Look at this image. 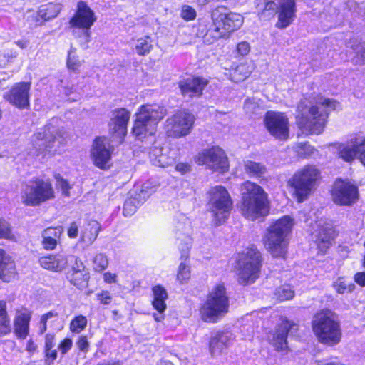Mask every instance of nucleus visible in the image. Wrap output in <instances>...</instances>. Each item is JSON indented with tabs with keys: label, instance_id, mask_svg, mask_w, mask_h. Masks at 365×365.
Returning <instances> with one entry per match:
<instances>
[{
	"label": "nucleus",
	"instance_id": "obj_1",
	"mask_svg": "<svg viewBox=\"0 0 365 365\" xmlns=\"http://www.w3.org/2000/svg\"><path fill=\"white\" fill-rule=\"evenodd\" d=\"M339 103L329 98H320L314 105L301 102L297 106L296 123L298 127L309 134H321L326 125L329 112L336 110Z\"/></svg>",
	"mask_w": 365,
	"mask_h": 365
},
{
	"label": "nucleus",
	"instance_id": "obj_2",
	"mask_svg": "<svg viewBox=\"0 0 365 365\" xmlns=\"http://www.w3.org/2000/svg\"><path fill=\"white\" fill-rule=\"evenodd\" d=\"M240 194V210L244 217L254 221L269 214L268 195L261 186L247 180L242 184Z\"/></svg>",
	"mask_w": 365,
	"mask_h": 365
},
{
	"label": "nucleus",
	"instance_id": "obj_3",
	"mask_svg": "<svg viewBox=\"0 0 365 365\" xmlns=\"http://www.w3.org/2000/svg\"><path fill=\"white\" fill-rule=\"evenodd\" d=\"M293 219L284 215L272 222L264 236V245L274 257L284 258L287 252V236L293 226Z\"/></svg>",
	"mask_w": 365,
	"mask_h": 365
},
{
	"label": "nucleus",
	"instance_id": "obj_4",
	"mask_svg": "<svg viewBox=\"0 0 365 365\" xmlns=\"http://www.w3.org/2000/svg\"><path fill=\"white\" fill-rule=\"evenodd\" d=\"M313 332L322 344L334 346L341 338L340 322L336 314L329 309L317 312L312 322Z\"/></svg>",
	"mask_w": 365,
	"mask_h": 365
},
{
	"label": "nucleus",
	"instance_id": "obj_5",
	"mask_svg": "<svg viewBox=\"0 0 365 365\" xmlns=\"http://www.w3.org/2000/svg\"><path fill=\"white\" fill-rule=\"evenodd\" d=\"M229 309V299L223 284L215 285L207 295L200 308L201 319L208 323H215L223 317Z\"/></svg>",
	"mask_w": 365,
	"mask_h": 365
},
{
	"label": "nucleus",
	"instance_id": "obj_6",
	"mask_svg": "<svg viewBox=\"0 0 365 365\" xmlns=\"http://www.w3.org/2000/svg\"><path fill=\"white\" fill-rule=\"evenodd\" d=\"M166 110L157 104L142 105L136 113L133 133L139 140L148 135H153L156 125L165 117Z\"/></svg>",
	"mask_w": 365,
	"mask_h": 365
},
{
	"label": "nucleus",
	"instance_id": "obj_7",
	"mask_svg": "<svg viewBox=\"0 0 365 365\" xmlns=\"http://www.w3.org/2000/svg\"><path fill=\"white\" fill-rule=\"evenodd\" d=\"M262 261L261 253L256 247H247L239 253L237 268L240 284H252L259 278Z\"/></svg>",
	"mask_w": 365,
	"mask_h": 365
},
{
	"label": "nucleus",
	"instance_id": "obj_8",
	"mask_svg": "<svg viewBox=\"0 0 365 365\" xmlns=\"http://www.w3.org/2000/svg\"><path fill=\"white\" fill-rule=\"evenodd\" d=\"M55 197V191L51 182L39 178H33L23 185L21 190V202L26 206H39Z\"/></svg>",
	"mask_w": 365,
	"mask_h": 365
},
{
	"label": "nucleus",
	"instance_id": "obj_9",
	"mask_svg": "<svg viewBox=\"0 0 365 365\" xmlns=\"http://www.w3.org/2000/svg\"><path fill=\"white\" fill-rule=\"evenodd\" d=\"M319 171L314 166L307 165L298 170L288 180L287 185L293 190V194L299 202L307 200L314 190Z\"/></svg>",
	"mask_w": 365,
	"mask_h": 365
},
{
	"label": "nucleus",
	"instance_id": "obj_10",
	"mask_svg": "<svg viewBox=\"0 0 365 365\" xmlns=\"http://www.w3.org/2000/svg\"><path fill=\"white\" fill-rule=\"evenodd\" d=\"M61 124V120L57 118L50 120L35 134V138L38 141L37 145L48 152H55L60 148L68 138L66 130Z\"/></svg>",
	"mask_w": 365,
	"mask_h": 365
},
{
	"label": "nucleus",
	"instance_id": "obj_11",
	"mask_svg": "<svg viewBox=\"0 0 365 365\" xmlns=\"http://www.w3.org/2000/svg\"><path fill=\"white\" fill-rule=\"evenodd\" d=\"M210 195L213 223L215 226H218L227 219L232 202L228 192L221 185L212 187L210 190Z\"/></svg>",
	"mask_w": 365,
	"mask_h": 365
},
{
	"label": "nucleus",
	"instance_id": "obj_12",
	"mask_svg": "<svg viewBox=\"0 0 365 365\" xmlns=\"http://www.w3.org/2000/svg\"><path fill=\"white\" fill-rule=\"evenodd\" d=\"M195 162L220 173H225L229 168L228 159L225 151L217 146L203 150L195 157Z\"/></svg>",
	"mask_w": 365,
	"mask_h": 365
},
{
	"label": "nucleus",
	"instance_id": "obj_13",
	"mask_svg": "<svg viewBox=\"0 0 365 365\" xmlns=\"http://www.w3.org/2000/svg\"><path fill=\"white\" fill-rule=\"evenodd\" d=\"M195 121L192 114L185 111H179L168 118L165 121V130L168 136L180 138L188 135Z\"/></svg>",
	"mask_w": 365,
	"mask_h": 365
},
{
	"label": "nucleus",
	"instance_id": "obj_14",
	"mask_svg": "<svg viewBox=\"0 0 365 365\" xmlns=\"http://www.w3.org/2000/svg\"><path fill=\"white\" fill-rule=\"evenodd\" d=\"M331 197L333 202L338 205L351 206L359 199V190L349 181L337 180L334 184Z\"/></svg>",
	"mask_w": 365,
	"mask_h": 365
},
{
	"label": "nucleus",
	"instance_id": "obj_15",
	"mask_svg": "<svg viewBox=\"0 0 365 365\" xmlns=\"http://www.w3.org/2000/svg\"><path fill=\"white\" fill-rule=\"evenodd\" d=\"M264 123L267 130L272 136L280 140L288 139L289 123L284 114L268 111L264 116Z\"/></svg>",
	"mask_w": 365,
	"mask_h": 365
},
{
	"label": "nucleus",
	"instance_id": "obj_16",
	"mask_svg": "<svg viewBox=\"0 0 365 365\" xmlns=\"http://www.w3.org/2000/svg\"><path fill=\"white\" fill-rule=\"evenodd\" d=\"M212 19L214 24L225 30L227 36L243 23V17L240 14L230 11L223 6H218L212 11Z\"/></svg>",
	"mask_w": 365,
	"mask_h": 365
},
{
	"label": "nucleus",
	"instance_id": "obj_17",
	"mask_svg": "<svg viewBox=\"0 0 365 365\" xmlns=\"http://www.w3.org/2000/svg\"><path fill=\"white\" fill-rule=\"evenodd\" d=\"M297 330V326L296 324L287 319H283L275 329L269 333L268 340L275 350L278 351H284L287 348L288 334Z\"/></svg>",
	"mask_w": 365,
	"mask_h": 365
},
{
	"label": "nucleus",
	"instance_id": "obj_18",
	"mask_svg": "<svg viewBox=\"0 0 365 365\" xmlns=\"http://www.w3.org/2000/svg\"><path fill=\"white\" fill-rule=\"evenodd\" d=\"M96 21L93 11L83 1L78 3L76 14L70 20L72 27L82 29L85 36L89 37V29Z\"/></svg>",
	"mask_w": 365,
	"mask_h": 365
},
{
	"label": "nucleus",
	"instance_id": "obj_19",
	"mask_svg": "<svg viewBox=\"0 0 365 365\" xmlns=\"http://www.w3.org/2000/svg\"><path fill=\"white\" fill-rule=\"evenodd\" d=\"M30 87V83H18L4 97L13 106L21 109L26 108L29 106Z\"/></svg>",
	"mask_w": 365,
	"mask_h": 365
},
{
	"label": "nucleus",
	"instance_id": "obj_20",
	"mask_svg": "<svg viewBox=\"0 0 365 365\" xmlns=\"http://www.w3.org/2000/svg\"><path fill=\"white\" fill-rule=\"evenodd\" d=\"M73 260H76V256L73 255L58 253L40 257L39 263L46 269L61 272L68 267L69 262Z\"/></svg>",
	"mask_w": 365,
	"mask_h": 365
},
{
	"label": "nucleus",
	"instance_id": "obj_21",
	"mask_svg": "<svg viewBox=\"0 0 365 365\" xmlns=\"http://www.w3.org/2000/svg\"><path fill=\"white\" fill-rule=\"evenodd\" d=\"M91 157L96 166L105 168L111 157V147L106 138H97L93 145Z\"/></svg>",
	"mask_w": 365,
	"mask_h": 365
},
{
	"label": "nucleus",
	"instance_id": "obj_22",
	"mask_svg": "<svg viewBox=\"0 0 365 365\" xmlns=\"http://www.w3.org/2000/svg\"><path fill=\"white\" fill-rule=\"evenodd\" d=\"M365 147V136L357 135L338 148L339 158L346 163H351Z\"/></svg>",
	"mask_w": 365,
	"mask_h": 365
},
{
	"label": "nucleus",
	"instance_id": "obj_23",
	"mask_svg": "<svg viewBox=\"0 0 365 365\" xmlns=\"http://www.w3.org/2000/svg\"><path fill=\"white\" fill-rule=\"evenodd\" d=\"M130 116V112L125 108H118L113 110L108 125L110 133L123 138L127 133V125Z\"/></svg>",
	"mask_w": 365,
	"mask_h": 365
},
{
	"label": "nucleus",
	"instance_id": "obj_24",
	"mask_svg": "<svg viewBox=\"0 0 365 365\" xmlns=\"http://www.w3.org/2000/svg\"><path fill=\"white\" fill-rule=\"evenodd\" d=\"M296 11L295 0H280L276 27L281 29L288 27L294 20Z\"/></svg>",
	"mask_w": 365,
	"mask_h": 365
},
{
	"label": "nucleus",
	"instance_id": "obj_25",
	"mask_svg": "<svg viewBox=\"0 0 365 365\" xmlns=\"http://www.w3.org/2000/svg\"><path fill=\"white\" fill-rule=\"evenodd\" d=\"M234 340L233 334L229 331H219L214 333L211 336L209 343L210 354L212 356L220 354L223 350L233 344Z\"/></svg>",
	"mask_w": 365,
	"mask_h": 365
},
{
	"label": "nucleus",
	"instance_id": "obj_26",
	"mask_svg": "<svg viewBox=\"0 0 365 365\" xmlns=\"http://www.w3.org/2000/svg\"><path fill=\"white\" fill-rule=\"evenodd\" d=\"M207 81L202 78H188L179 81L178 86L185 98L200 96Z\"/></svg>",
	"mask_w": 365,
	"mask_h": 365
},
{
	"label": "nucleus",
	"instance_id": "obj_27",
	"mask_svg": "<svg viewBox=\"0 0 365 365\" xmlns=\"http://www.w3.org/2000/svg\"><path fill=\"white\" fill-rule=\"evenodd\" d=\"M153 301L152 305L158 313L154 314L153 317L155 321L161 322L164 319V312L166 309L165 300L168 299L166 289L161 285H155L152 288Z\"/></svg>",
	"mask_w": 365,
	"mask_h": 365
},
{
	"label": "nucleus",
	"instance_id": "obj_28",
	"mask_svg": "<svg viewBox=\"0 0 365 365\" xmlns=\"http://www.w3.org/2000/svg\"><path fill=\"white\" fill-rule=\"evenodd\" d=\"M178 240L180 241L179 245L180 249L185 252L182 254V257L187 258V252L192 245V238L189 235H187L185 237L184 240L180 239L179 237ZM186 260L187 259L179 265L177 279L180 283L186 282L190 277V266L186 263Z\"/></svg>",
	"mask_w": 365,
	"mask_h": 365
},
{
	"label": "nucleus",
	"instance_id": "obj_29",
	"mask_svg": "<svg viewBox=\"0 0 365 365\" xmlns=\"http://www.w3.org/2000/svg\"><path fill=\"white\" fill-rule=\"evenodd\" d=\"M16 274L14 260L4 250L0 249V279L4 282H10Z\"/></svg>",
	"mask_w": 365,
	"mask_h": 365
},
{
	"label": "nucleus",
	"instance_id": "obj_30",
	"mask_svg": "<svg viewBox=\"0 0 365 365\" xmlns=\"http://www.w3.org/2000/svg\"><path fill=\"white\" fill-rule=\"evenodd\" d=\"M63 232L61 226L56 227H48L41 234L42 245L46 250H53L60 242V238Z\"/></svg>",
	"mask_w": 365,
	"mask_h": 365
},
{
	"label": "nucleus",
	"instance_id": "obj_31",
	"mask_svg": "<svg viewBox=\"0 0 365 365\" xmlns=\"http://www.w3.org/2000/svg\"><path fill=\"white\" fill-rule=\"evenodd\" d=\"M101 226L98 222L96 220H90L83 226L81 232V240L89 245L92 244L97 238Z\"/></svg>",
	"mask_w": 365,
	"mask_h": 365
},
{
	"label": "nucleus",
	"instance_id": "obj_32",
	"mask_svg": "<svg viewBox=\"0 0 365 365\" xmlns=\"http://www.w3.org/2000/svg\"><path fill=\"white\" fill-rule=\"evenodd\" d=\"M31 317L27 313L18 314L14 320V333L19 339H25L29 334Z\"/></svg>",
	"mask_w": 365,
	"mask_h": 365
},
{
	"label": "nucleus",
	"instance_id": "obj_33",
	"mask_svg": "<svg viewBox=\"0 0 365 365\" xmlns=\"http://www.w3.org/2000/svg\"><path fill=\"white\" fill-rule=\"evenodd\" d=\"M243 167L245 172L250 176L261 177L267 171L265 165L250 160H244Z\"/></svg>",
	"mask_w": 365,
	"mask_h": 365
},
{
	"label": "nucleus",
	"instance_id": "obj_34",
	"mask_svg": "<svg viewBox=\"0 0 365 365\" xmlns=\"http://www.w3.org/2000/svg\"><path fill=\"white\" fill-rule=\"evenodd\" d=\"M62 6L60 4L49 3L40 7L38 15L45 21H48L57 16Z\"/></svg>",
	"mask_w": 365,
	"mask_h": 365
},
{
	"label": "nucleus",
	"instance_id": "obj_35",
	"mask_svg": "<svg viewBox=\"0 0 365 365\" xmlns=\"http://www.w3.org/2000/svg\"><path fill=\"white\" fill-rule=\"evenodd\" d=\"M153 48V40L149 36H144L138 38L135 43L134 50L135 53L140 56H147Z\"/></svg>",
	"mask_w": 365,
	"mask_h": 365
},
{
	"label": "nucleus",
	"instance_id": "obj_36",
	"mask_svg": "<svg viewBox=\"0 0 365 365\" xmlns=\"http://www.w3.org/2000/svg\"><path fill=\"white\" fill-rule=\"evenodd\" d=\"M226 37H227V35L225 34V30L218 26V25L213 24V28H210L203 36V41L205 43L210 45L218 39Z\"/></svg>",
	"mask_w": 365,
	"mask_h": 365
},
{
	"label": "nucleus",
	"instance_id": "obj_37",
	"mask_svg": "<svg viewBox=\"0 0 365 365\" xmlns=\"http://www.w3.org/2000/svg\"><path fill=\"white\" fill-rule=\"evenodd\" d=\"M250 73V67L247 64L241 63L231 72L230 76L232 81L239 83L245 80Z\"/></svg>",
	"mask_w": 365,
	"mask_h": 365
},
{
	"label": "nucleus",
	"instance_id": "obj_38",
	"mask_svg": "<svg viewBox=\"0 0 365 365\" xmlns=\"http://www.w3.org/2000/svg\"><path fill=\"white\" fill-rule=\"evenodd\" d=\"M68 278L70 282L78 288L84 287L87 285L89 274L86 270L74 273H68Z\"/></svg>",
	"mask_w": 365,
	"mask_h": 365
},
{
	"label": "nucleus",
	"instance_id": "obj_39",
	"mask_svg": "<svg viewBox=\"0 0 365 365\" xmlns=\"http://www.w3.org/2000/svg\"><path fill=\"white\" fill-rule=\"evenodd\" d=\"M10 320L6 311V303L0 301V335H6L11 331Z\"/></svg>",
	"mask_w": 365,
	"mask_h": 365
},
{
	"label": "nucleus",
	"instance_id": "obj_40",
	"mask_svg": "<svg viewBox=\"0 0 365 365\" xmlns=\"http://www.w3.org/2000/svg\"><path fill=\"white\" fill-rule=\"evenodd\" d=\"M87 323L88 320L85 316L78 315L71 320L69 326L70 331L79 334L86 327Z\"/></svg>",
	"mask_w": 365,
	"mask_h": 365
},
{
	"label": "nucleus",
	"instance_id": "obj_41",
	"mask_svg": "<svg viewBox=\"0 0 365 365\" xmlns=\"http://www.w3.org/2000/svg\"><path fill=\"white\" fill-rule=\"evenodd\" d=\"M274 295L279 301L289 300L294 296V292L289 284L280 286L276 289Z\"/></svg>",
	"mask_w": 365,
	"mask_h": 365
},
{
	"label": "nucleus",
	"instance_id": "obj_42",
	"mask_svg": "<svg viewBox=\"0 0 365 365\" xmlns=\"http://www.w3.org/2000/svg\"><path fill=\"white\" fill-rule=\"evenodd\" d=\"M276 3L274 1L268 0L262 9L259 11L258 16L261 19H269L274 16L276 12Z\"/></svg>",
	"mask_w": 365,
	"mask_h": 365
},
{
	"label": "nucleus",
	"instance_id": "obj_43",
	"mask_svg": "<svg viewBox=\"0 0 365 365\" xmlns=\"http://www.w3.org/2000/svg\"><path fill=\"white\" fill-rule=\"evenodd\" d=\"M350 48L356 53V57L353 58V62L356 65H362L365 63V47L361 44L350 46Z\"/></svg>",
	"mask_w": 365,
	"mask_h": 365
},
{
	"label": "nucleus",
	"instance_id": "obj_44",
	"mask_svg": "<svg viewBox=\"0 0 365 365\" xmlns=\"http://www.w3.org/2000/svg\"><path fill=\"white\" fill-rule=\"evenodd\" d=\"M140 205V202L135 198H129L126 200L124 203L123 210L124 216L128 217L133 215Z\"/></svg>",
	"mask_w": 365,
	"mask_h": 365
},
{
	"label": "nucleus",
	"instance_id": "obj_45",
	"mask_svg": "<svg viewBox=\"0 0 365 365\" xmlns=\"http://www.w3.org/2000/svg\"><path fill=\"white\" fill-rule=\"evenodd\" d=\"M93 262V269L99 272L104 270L108 265V261L107 257L101 253L97 254L94 257Z\"/></svg>",
	"mask_w": 365,
	"mask_h": 365
},
{
	"label": "nucleus",
	"instance_id": "obj_46",
	"mask_svg": "<svg viewBox=\"0 0 365 365\" xmlns=\"http://www.w3.org/2000/svg\"><path fill=\"white\" fill-rule=\"evenodd\" d=\"M0 238L7 240L14 239L11 225L7 221L1 218H0Z\"/></svg>",
	"mask_w": 365,
	"mask_h": 365
},
{
	"label": "nucleus",
	"instance_id": "obj_47",
	"mask_svg": "<svg viewBox=\"0 0 365 365\" xmlns=\"http://www.w3.org/2000/svg\"><path fill=\"white\" fill-rule=\"evenodd\" d=\"M55 179L56 180V187L60 189L62 194L66 197L70 196V190L71 188L68 182L63 179L60 174L55 175Z\"/></svg>",
	"mask_w": 365,
	"mask_h": 365
},
{
	"label": "nucleus",
	"instance_id": "obj_48",
	"mask_svg": "<svg viewBox=\"0 0 365 365\" xmlns=\"http://www.w3.org/2000/svg\"><path fill=\"white\" fill-rule=\"evenodd\" d=\"M81 65V61L76 55V48L71 47L68 55L67 66L68 68L76 70Z\"/></svg>",
	"mask_w": 365,
	"mask_h": 365
},
{
	"label": "nucleus",
	"instance_id": "obj_49",
	"mask_svg": "<svg viewBox=\"0 0 365 365\" xmlns=\"http://www.w3.org/2000/svg\"><path fill=\"white\" fill-rule=\"evenodd\" d=\"M295 152L302 158H306L313 153L314 148L308 143H301L294 147Z\"/></svg>",
	"mask_w": 365,
	"mask_h": 365
},
{
	"label": "nucleus",
	"instance_id": "obj_50",
	"mask_svg": "<svg viewBox=\"0 0 365 365\" xmlns=\"http://www.w3.org/2000/svg\"><path fill=\"white\" fill-rule=\"evenodd\" d=\"M174 162L175 158L173 156H170L168 153H164L163 155H160L159 158L153 161V164L156 166L165 168L171 165Z\"/></svg>",
	"mask_w": 365,
	"mask_h": 365
},
{
	"label": "nucleus",
	"instance_id": "obj_51",
	"mask_svg": "<svg viewBox=\"0 0 365 365\" xmlns=\"http://www.w3.org/2000/svg\"><path fill=\"white\" fill-rule=\"evenodd\" d=\"M334 287L339 294H344L346 292H351L354 285L352 284H347L343 279H338L334 283Z\"/></svg>",
	"mask_w": 365,
	"mask_h": 365
},
{
	"label": "nucleus",
	"instance_id": "obj_52",
	"mask_svg": "<svg viewBox=\"0 0 365 365\" xmlns=\"http://www.w3.org/2000/svg\"><path fill=\"white\" fill-rule=\"evenodd\" d=\"M181 17L185 21H192L196 18L197 13L194 8L189 5H183L182 6Z\"/></svg>",
	"mask_w": 365,
	"mask_h": 365
},
{
	"label": "nucleus",
	"instance_id": "obj_53",
	"mask_svg": "<svg viewBox=\"0 0 365 365\" xmlns=\"http://www.w3.org/2000/svg\"><path fill=\"white\" fill-rule=\"evenodd\" d=\"M76 345L82 352L87 353L89 350L90 343L87 336L85 335H81L78 336V340L76 342Z\"/></svg>",
	"mask_w": 365,
	"mask_h": 365
},
{
	"label": "nucleus",
	"instance_id": "obj_54",
	"mask_svg": "<svg viewBox=\"0 0 365 365\" xmlns=\"http://www.w3.org/2000/svg\"><path fill=\"white\" fill-rule=\"evenodd\" d=\"M96 298L101 304L108 305L111 303L112 297L108 291H102L96 294Z\"/></svg>",
	"mask_w": 365,
	"mask_h": 365
},
{
	"label": "nucleus",
	"instance_id": "obj_55",
	"mask_svg": "<svg viewBox=\"0 0 365 365\" xmlns=\"http://www.w3.org/2000/svg\"><path fill=\"white\" fill-rule=\"evenodd\" d=\"M73 341L70 338H65L58 346V349L60 350L61 353L64 355L66 354L72 347Z\"/></svg>",
	"mask_w": 365,
	"mask_h": 365
},
{
	"label": "nucleus",
	"instance_id": "obj_56",
	"mask_svg": "<svg viewBox=\"0 0 365 365\" xmlns=\"http://www.w3.org/2000/svg\"><path fill=\"white\" fill-rule=\"evenodd\" d=\"M68 267H71V271L70 273H74L85 270V266L81 259L76 256V260L69 262Z\"/></svg>",
	"mask_w": 365,
	"mask_h": 365
},
{
	"label": "nucleus",
	"instance_id": "obj_57",
	"mask_svg": "<svg viewBox=\"0 0 365 365\" xmlns=\"http://www.w3.org/2000/svg\"><path fill=\"white\" fill-rule=\"evenodd\" d=\"M46 361L53 362L57 358V350L54 348H44Z\"/></svg>",
	"mask_w": 365,
	"mask_h": 365
},
{
	"label": "nucleus",
	"instance_id": "obj_58",
	"mask_svg": "<svg viewBox=\"0 0 365 365\" xmlns=\"http://www.w3.org/2000/svg\"><path fill=\"white\" fill-rule=\"evenodd\" d=\"M164 151L165 149H163V148L154 146L150 152V158L151 162L153 163L157 158H159L160 155L164 153Z\"/></svg>",
	"mask_w": 365,
	"mask_h": 365
},
{
	"label": "nucleus",
	"instance_id": "obj_59",
	"mask_svg": "<svg viewBox=\"0 0 365 365\" xmlns=\"http://www.w3.org/2000/svg\"><path fill=\"white\" fill-rule=\"evenodd\" d=\"M258 106L251 100H246L244 104V110L247 113H255L256 109H258Z\"/></svg>",
	"mask_w": 365,
	"mask_h": 365
},
{
	"label": "nucleus",
	"instance_id": "obj_60",
	"mask_svg": "<svg viewBox=\"0 0 365 365\" xmlns=\"http://www.w3.org/2000/svg\"><path fill=\"white\" fill-rule=\"evenodd\" d=\"M237 52L242 56H246L249 53L250 47L247 42L242 41L238 43L237 47Z\"/></svg>",
	"mask_w": 365,
	"mask_h": 365
},
{
	"label": "nucleus",
	"instance_id": "obj_61",
	"mask_svg": "<svg viewBox=\"0 0 365 365\" xmlns=\"http://www.w3.org/2000/svg\"><path fill=\"white\" fill-rule=\"evenodd\" d=\"M78 234V225L76 222H73L70 224L68 229V236L70 238H76Z\"/></svg>",
	"mask_w": 365,
	"mask_h": 365
},
{
	"label": "nucleus",
	"instance_id": "obj_62",
	"mask_svg": "<svg viewBox=\"0 0 365 365\" xmlns=\"http://www.w3.org/2000/svg\"><path fill=\"white\" fill-rule=\"evenodd\" d=\"M55 334L48 333L45 336L44 348H54L56 346L55 343Z\"/></svg>",
	"mask_w": 365,
	"mask_h": 365
},
{
	"label": "nucleus",
	"instance_id": "obj_63",
	"mask_svg": "<svg viewBox=\"0 0 365 365\" xmlns=\"http://www.w3.org/2000/svg\"><path fill=\"white\" fill-rule=\"evenodd\" d=\"M354 281L356 283H357L361 287L365 286V272H357L354 275Z\"/></svg>",
	"mask_w": 365,
	"mask_h": 365
},
{
	"label": "nucleus",
	"instance_id": "obj_64",
	"mask_svg": "<svg viewBox=\"0 0 365 365\" xmlns=\"http://www.w3.org/2000/svg\"><path fill=\"white\" fill-rule=\"evenodd\" d=\"M116 274L107 272L103 274V279L107 283H114L116 281Z\"/></svg>",
	"mask_w": 365,
	"mask_h": 365
}]
</instances>
